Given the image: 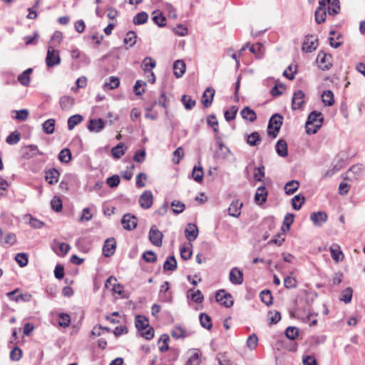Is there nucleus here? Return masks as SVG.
Wrapping results in <instances>:
<instances>
[{
    "label": "nucleus",
    "mask_w": 365,
    "mask_h": 365,
    "mask_svg": "<svg viewBox=\"0 0 365 365\" xmlns=\"http://www.w3.org/2000/svg\"><path fill=\"white\" fill-rule=\"evenodd\" d=\"M322 113L317 110L312 111L307 118L305 129L308 135H313L317 133L322 125L324 121Z\"/></svg>",
    "instance_id": "nucleus-1"
},
{
    "label": "nucleus",
    "mask_w": 365,
    "mask_h": 365,
    "mask_svg": "<svg viewBox=\"0 0 365 365\" xmlns=\"http://www.w3.org/2000/svg\"><path fill=\"white\" fill-rule=\"evenodd\" d=\"M283 123V116L279 113L273 114L267 125V135L272 139L277 137Z\"/></svg>",
    "instance_id": "nucleus-2"
},
{
    "label": "nucleus",
    "mask_w": 365,
    "mask_h": 365,
    "mask_svg": "<svg viewBox=\"0 0 365 365\" xmlns=\"http://www.w3.org/2000/svg\"><path fill=\"white\" fill-rule=\"evenodd\" d=\"M317 62L319 63V67L322 71H328L332 66V56L330 53H327L324 51H320L317 57Z\"/></svg>",
    "instance_id": "nucleus-3"
},
{
    "label": "nucleus",
    "mask_w": 365,
    "mask_h": 365,
    "mask_svg": "<svg viewBox=\"0 0 365 365\" xmlns=\"http://www.w3.org/2000/svg\"><path fill=\"white\" fill-rule=\"evenodd\" d=\"M215 300L220 303V305L227 308L231 307L234 304L232 296L231 294L226 292L225 289H220L216 292Z\"/></svg>",
    "instance_id": "nucleus-4"
},
{
    "label": "nucleus",
    "mask_w": 365,
    "mask_h": 365,
    "mask_svg": "<svg viewBox=\"0 0 365 365\" xmlns=\"http://www.w3.org/2000/svg\"><path fill=\"white\" fill-rule=\"evenodd\" d=\"M60 63L61 58L58 51L55 50L52 46H49L46 57V66L51 68L60 64Z\"/></svg>",
    "instance_id": "nucleus-5"
},
{
    "label": "nucleus",
    "mask_w": 365,
    "mask_h": 365,
    "mask_svg": "<svg viewBox=\"0 0 365 365\" xmlns=\"http://www.w3.org/2000/svg\"><path fill=\"white\" fill-rule=\"evenodd\" d=\"M314 38L312 34H308L304 36L302 50L306 53H312L315 51L318 46V38H315L314 40L310 38Z\"/></svg>",
    "instance_id": "nucleus-6"
},
{
    "label": "nucleus",
    "mask_w": 365,
    "mask_h": 365,
    "mask_svg": "<svg viewBox=\"0 0 365 365\" xmlns=\"http://www.w3.org/2000/svg\"><path fill=\"white\" fill-rule=\"evenodd\" d=\"M121 224L125 230H133L137 227V217L135 215L130 213L125 214L121 219Z\"/></svg>",
    "instance_id": "nucleus-7"
},
{
    "label": "nucleus",
    "mask_w": 365,
    "mask_h": 365,
    "mask_svg": "<svg viewBox=\"0 0 365 365\" xmlns=\"http://www.w3.org/2000/svg\"><path fill=\"white\" fill-rule=\"evenodd\" d=\"M163 233L157 229L155 225H153L149 231V240L151 243L157 247L162 245Z\"/></svg>",
    "instance_id": "nucleus-8"
},
{
    "label": "nucleus",
    "mask_w": 365,
    "mask_h": 365,
    "mask_svg": "<svg viewBox=\"0 0 365 365\" xmlns=\"http://www.w3.org/2000/svg\"><path fill=\"white\" fill-rule=\"evenodd\" d=\"M304 97L305 94L302 90H297L294 93L292 100V110H298L302 108L304 103Z\"/></svg>",
    "instance_id": "nucleus-9"
},
{
    "label": "nucleus",
    "mask_w": 365,
    "mask_h": 365,
    "mask_svg": "<svg viewBox=\"0 0 365 365\" xmlns=\"http://www.w3.org/2000/svg\"><path fill=\"white\" fill-rule=\"evenodd\" d=\"M153 196L150 190L144 191L139 198V204L143 209L150 208L153 202Z\"/></svg>",
    "instance_id": "nucleus-10"
},
{
    "label": "nucleus",
    "mask_w": 365,
    "mask_h": 365,
    "mask_svg": "<svg viewBox=\"0 0 365 365\" xmlns=\"http://www.w3.org/2000/svg\"><path fill=\"white\" fill-rule=\"evenodd\" d=\"M229 279L231 283L233 284H242L244 281V275L242 271L238 267H233L230 272Z\"/></svg>",
    "instance_id": "nucleus-11"
},
{
    "label": "nucleus",
    "mask_w": 365,
    "mask_h": 365,
    "mask_svg": "<svg viewBox=\"0 0 365 365\" xmlns=\"http://www.w3.org/2000/svg\"><path fill=\"white\" fill-rule=\"evenodd\" d=\"M116 249V242L115 240L112 238H108L105 241V243L103 245V255L106 257H109L112 256L115 250Z\"/></svg>",
    "instance_id": "nucleus-12"
},
{
    "label": "nucleus",
    "mask_w": 365,
    "mask_h": 365,
    "mask_svg": "<svg viewBox=\"0 0 365 365\" xmlns=\"http://www.w3.org/2000/svg\"><path fill=\"white\" fill-rule=\"evenodd\" d=\"M268 192L266 190L264 185L259 186L255 192V202L256 204L259 205H262L264 202H266L267 200Z\"/></svg>",
    "instance_id": "nucleus-13"
},
{
    "label": "nucleus",
    "mask_w": 365,
    "mask_h": 365,
    "mask_svg": "<svg viewBox=\"0 0 365 365\" xmlns=\"http://www.w3.org/2000/svg\"><path fill=\"white\" fill-rule=\"evenodd\" d=\"M105 128L104 120L99 118L91 119L88 122V129L91 132L99 133Z\"/></svg>",
    "instance_id": "nucleus-14"
},
{
    "label": "nucleus",
    "mask_w": 365,
    "mask_h": 365,
    "mask_svg": "<svg viewBox=\"0 0 365 365\" xmlns=\"http://www.w3.org/2000/svg\"><path fill=\"white\" fill-rule=\"evenodd\" d=\"M328 216L325 212L318 211L312 212L310 215V220L316 226H322L323 223L327 221Z\"/></svg>",
    "instance_id": "nucleus-15"
},
{
    "label": "nucleus",
    "mask_w": 365,
    "mask_h": 365,
    "mask_svg": "<svg viewBox=\"0 0 365 365\" xmlns=\"http://www.w3.org/2000/svg\"><path fill=\"white\" fill-rule=\"evenodd\" d=\"M59 176V171L54 168L45 171V180L50 185L56 183L58 181Z\"/></svg>",
    "instance_id": "nucleus-16"
},
{
    "label": "nucleus",
    "mask_w": 365,
    "mask_h": 365,
    "mask_svg": "<svg viewBox=\"0 0 365 365\" xmlns=\"http://www.w3.org/2000/svg\"><path fill=\"white\" fill-rule=\"evenodd\" d=\"M198 227L195 224L189 223L185 230V235L190 242L194 241L198 236Z\"/></svg>",
    "instance_id": "nucleus-17"
},
{
    "label": "nucleus",
    "mask_w": 365,
    "mask_h": 365,
    "mask_svg": "<svg viewBox=\"0 0 365 365\" xmlns=\"http://www.w3.org/2000/svg\"><path fill=\"white\" fill-rule=\"evenodd\" d=\"M215 93V90L211 87L207 88L204 91L201 102L205 108H209L211 106Z\"/></svg>",
    "instance_id": "nucleus-18"
},
{
    "label": "nucleus",
    "mask_w": 365,
    "mask_h": 365,
    "mask_svg": "<svg viewBox=\"0 0 365 365\" xmlns=\"http://www.w3.org/2000/svg\"><path fill=\"white\" fill-rule=\"evenodd\" d=\"M135 326L138 331H142L149 327V322L147 317L138 314L135 317Z\"/></svg>",
    "instance_id": "nucleus-19"
},
{
    "label": "nucleus",
    "mask_w": 365,
    "mask_h": 365,
    "mask_svg": "<svg viewBox=\"0 0 365 365\" xmlns=\"http://www.w3.org/2000/svg\"><path fill=\"white\" fill-rule=\"evenodd\" d=\"M243 203L239 200L232 201L228 208V214L234 217H238L241 214V208Z\"/></svg>",
    "instance_id": "nucleus-20"
},
{
    "label": "nucleus",
    "mask_w": 365,
    "mask_h": 365,
    "mask_svg": "<svg viewBox=\"0 0 365 365\" xmlns=\"http://www.w3.org/2000/svg\"><path fill=\"white\" fill-rule=\"evenodd\" d=\"M275 149L279 156L284 158L288 155V145L285 140H278L275 145Z\"/></svg>",
    "instance_id": "nucleus-21"
},
{
    "label": "nucleus",
    "mask_w": 365,
    "mask_h": 365,
    "mask_svg": "<svg viewBox=\"0 0 365 365\" xmlns=\"http://www.w3.org/2000/svg\"><path fill=\"white\" fill-rule=\"evenodd\" d=\"M37 155H43V153L38 149V146L36 145H29L24 146V158H31L36 156Z\"/></svg>",
    "instance_id": "nucleus-22"
},
{
    "label": "nucleus",
    "mask_w": 365,
    "mask_h": 365,
    "mask_svg": "<svg viewBox=\"0 0 365 365\" xmlns=\"http://www.w3.org/2000/svg\"><path fill=\"white\" fill-rule=\"evenodd\" d=\"M186 66L182 60H177L174 62L173 70L176 78H180L185 72Z\"/></svg>",
    "instance_id": "nucleus-23"
},
{
    "label": "nucleus",
    "mask_w": 365,
    "mask_h": 365,
    "mask_svg": "<svg viewBox=\"0 0 365 365\" xmlns=\"http://www.w3.org/2000/svg\"><path fill=\"white\" fill-rule=\"evenodd\" d=\"M240 115L243 119L249 120L250 122H254L257 119V114L255 111L249 106L245 107L240 111Z\"/></svg>",
    "instance_id": "nucleus-24"
},
{
    "label": "nucleus",
    "mask_w": 365,
    "mask_h": 365,
    "mask_svg": "<svg viewBox=\"0 0 365 365\" xmlns=\"http://www.w3.org/2000/svg\"><path fill=\"white\" fill-rule=\"evenodd\" d=\"M152 20L159 27H164L166 26V17L159 10L153 12Z\"/></svg>",
    "instance_id": "nucleus-25"
},
{
    "label": "nucleus",
    "mask_w": 365,
    "mask_h": 365,
    "mask_svg": "<svg viewBox=\"0 0 365 365\" xmlns=\"http://www.w3.org/2000/svg\"><path fill=\"white\" fill-rule=\"evenodd\" d=\"M245 136L247 137L246 142L250 146H257L262 140L259 133L257 131L252 132L250 135L246 133Z\"/></svg>",
    "instance_id": "nucleus-26"
},
{
    "label": "nucleus",
    "mask_w": 365,
    "mask_h": 365,
    "mask_svg": "<svg viewBox=\"0 0 365 365\" xmlns=\"http://www.w3.org/2000/svg\"><path fill=\"white\" fill-rule=\"evenodd\" d=\"M75 99L68 96H63L60 98V106L62 110H70L74 105Z\"/></svg>",
    "instance_id": "nucleus-27"
},
{
    "label": "nucleus",
    "mask_w": 365,
    "mask_h": 365,
    "mask_svg": "<svg viewBox=\"0 0 365 365\" xmlns=\"http://www.w3.org/2000/svg\"><path fill=\"white\" fill-rule=\"evenodd\" d=\"M329 250L331 252V256L335 262H339L342 261L344 258V254L340 250L339 246L334 244L330 247Z\"/></svg>",
    "instance_id": "nucleus-28"
},
{
    "label": "nucleus",
    "mask_w": 365,
    "mask_h": 365,
    "mask_svg": "<svg viewBox=\"0 0 365 365\" xmlns=\"http://www.w3.org/2000/svg\"><path fill=\"white\" fill-rule=\"evenodd\" d=\"M178 263L174 255H170L167 257L163 264V269L165 271L173 272L177 269Z\"/></svg>",
    "instance_id": "nucleus-29"
},
{
    "label": "nucleus",
    "mask_w": 365,
    "mask_h": 365,
    "mask_svg": "<svg viewBox=\"0 0 365 365\" xmlns=\"http://www.w3.org/2000/svg\"><path fill=\"white\" fill-rule=\"evenodd\" d=\"M187 297H190L195 303H202L204 300V296L202 292L199 289H190L187 291Z\"/></svg>",
    "instance_id": "nucleus-30"
},
{
    "label": "nucleus",
    "mask_w": 365,
    "mask_h": 365,
    "mask_svg": "<svg viewBox=\"0 0 365 365\" xmlns=\"http://www.w3.org/2000/svg\"><path fill=\"white\" fill-rule=\"evenodd\" d=\"M156 66V62L151 57H145L141 63V68L145 73H150Z\"/></svg>",
    "instance_id": "nucleus-31"
},
{
    "label": "nucleus",
    "mask_w": 365,
    "mask_h": 365,
    "mask_svg": "<svg viewBox=\"0 0 365 365\" xmlns=\"http://www.w3.org/2000/svg\"><path fill=\"white\" fill-rule=\"evenodd\" d=\"M24 222H29L30 226L34 229H39L41 228L44 223L39 220L38 219L33 217L31 215H24Z\"/></svg>",
    "instance_id": "nucleus-32"
},
{
    "label": "nucleus",
    "mask_w": 365,
    "mask_h": 365,
    "mask_svg": "<svg viewBox=\"0 0 365 365\" xmlns=\"http://www.w3.org/2000/svg\"><path fill=\"white\" fill-rule=\"evenodd\" d=\"M362 171H363V169H362V165H352L347 171H346V175H347V178H357L358 177H359L361 173H362Z\"/></svg>",
    "instance_id": "nucleus-33"
},
{
    "label": "nucleus",
    "mask_w": 365,
    "mask_h": 365,
    "mask_svg": "<svg viewBox=\"0 0 365 365\" xmlns=\"http://www.w3.org/2000/svg\"><path fill=\"white\" fill-rule=\"evenodd\" d=\"M299 186V182L296 180L287 182L284 186L285 193L288 195H292L298 190Z\"/></svg>",
    "instance_id": "nucleus-34"
},
{
    "label": "nucleus",
    "mask_w": 365,
    "mask_h": 365,
    "mask_svg": "<svg viewBox=\"0 0 365 365\" xmlns=\"http://www.w3.org/2000/svg\"><path fill=\"white\" fill-rule=\"evenodd\" d=\"M199 319L201 326L207 329L210 330L212 327V319L206 313H201L199 316Z\"/></svg>",
    "instance_id": "nucleus-35"
},
{
    "label": "nucleus",
    "mask_w": 365,
    "mask_h": 365,
    "mask_svg": "<svg viewBox=\"0 0 365 365\" xmlns=\"http://www.w3.org/2000/svg\"><path fill=\"white\" fill-rule=\"evenodd\" d=\"M329 4L328 6V13L331 16H335L339 13L340 5L339 0H327Z\"/></svg>",
    "instance_id": "nucleus-36"
},
{
    "label": "nucleus",
    "mask_w": 365,
    "mask_h": 365,
    "mask_svg": "<svg viewBox=\"0 0 365 365\" xmlns=\"http://www.w3.org/2000/svg\"><path fill=\"white\" fill-rule=\"evenodd\" d=\"M83 120V117L80 114H75L71 115L68 119V130H73L76 125L81 123Z\"/></svg>",
    "instance_id": "nucleus-37"
},
{
    "label": "nucleus",
    "mask_w": 365,
    "mask_h": 365,
    "mask_svg": "<svg viewBox=\"0 0 365 365\" xmlns=\"http://www.w3.org/2000/svg\"><path fill=\"white\" fill-rule=\"evenodd\" d=\"M294 215L292 213H287L284 218V221L282 225V232H288L290 230L291 225L294 222Z\"/></svg>",
    "instance_id": "nucleus-38"
},
{
    "label": "nucleus",
    "mask_w": 365,
    "mask_h": 365,
    "mask_svg": "<svg viewBox=\"0 0 365 365\" xmlns=\"http://www.w3.org/2000/svg\"><path fill=\"white\" fill-rule=\"evenodd\" d=\"M260 299L263 303L267 306H270L273 304V297L271 291L269 289H264L259 294Z\"/></svg>",
    "instance_id": "nucleus-39"
},
{
    "label": "nucleus",
    "mask_w": 365,
    "mask_h": 365,
    "mask_svg": "<svg viewBox=\"0 0 365 365\" xmlns=\"http://www.w3.org/2000/svg\"><path fill=\"white\" fill-rule=\"evenodd\" d=\"M56 120L53 118L46 120L42 125L43 130L46 134H53L55 130Z\"/></svg>",
    "instance_id": "nucleus-40"
},
{
    "label": "nucleus",
    "mask_w": 365,
    "mask_h": 365,
    "mask_svg": "<svg viewBox=\"0 0 365 365\" xmlns=\"http://www.w3.org/2000/svg\"><path fill=\"white\" fill-rule=\"evenodd\" d=\"M124 146L125 144L123 143H119L112 148L111 155L113 158L119 159L125 154V150L123 149Z\"/></svg>",
    "instance_id": "nucleus-41"
},
{
    "label": "nucleus",
    "mask_w": 365,
    "mask_h": 365,
    "mask_svg": "<svg viewBox=\"0 0 365 365\" xmlns=\"http://www.w3.org/2000/svg\"><path fill=\"white\" fill-rule=\"evenodd\" d=\"M305 202V197L303 195H296L292 200V205L294 210H299Z\"/></svg>",
    "instance_id": "nucleus-42"
},
{
    "label": "nucleus",
    "mask_w": 365,
    "mask_h": 365,
    "mask_svg": "<svg viewBox=\"0 0 365 365\" xmlns=\"http://www.w3.org/2000/svg\"><path fill=\"white\" fill-rule=\"evenodd\" d=\"M58 158L60 162L68 163L71 160L72 154L68 148H63L60 151Z\"/></svg>",
    "instance_id": "nucleus-43"
},
{
    "label": "nucleus",
    "mask_w": 365,
    "mask_h": 365,
    "mask_svg": "<svg viewBox=\"0 0 365 365\" xmlns=\"http://www.w3.org/2000/svg\"><path fill=\"white\" fill-rule=\"evenodd\" d=\"M322 101L327 106H331L334 103V93L330 90L324 91L322 95Z\"/></svg>",
    "instance_id": "nucleus-44"
},
{
    "label": "nucleus",
    "mask_w": 365,
    "mask_h": 365,
    "mask_svg": "<svg viewBox=\"0 0 365 365\" xmlns=\"http://www.w3.org/2000/svg\"><path fill=\"white\" fill-rule=\"evenodd\" d=\"M238 111V107L236 106H232L229 109L224 112L225 119L227 122H230L236 118Z\"/></svg>",
    "instance_id": "nucleus-45"
},
{
    "label": "nucleus",
    "mask_w": 365,
    "mask_h": 365,
    "mask_svg": "<svg viewBox=\"0 0 365 365\" xmlns=\"http://www.w3.org/2000/svg\"><path fill=\"white\" fill-rule=\"evenodd\" d=\"M148 14L145 11H141L138 13L133 19V22L135 25H141L148 21Z\"/></svg>",
    "instance_id": "nucleus-46"
},
{
    "label": "nucleus",
    "mask_w": 365,
    "mask_h": 365,
    "mask_svg": "<svg viewBox=\"0 0 365 365\" xmlns=\"http://www.w3.org/2000/svg\"><path fill=\"white\" fill-rule=\"evenodd\" d=\"M21 133L18 131H14L11 133L6 138V143L9 145H16L21 140Z\"/></svg>",
    "instance_id": "nucleus-47"
},
{
    "label": "nucleus",
    "mask_w": 365,
    "mask_h": 365,
    "mask_svg": "<svg viewBox=\"0 0 365 365\" xmlns=\"http://www.w3.org/2000/svg\"><path fill=\"white\" fill-rule=\"evenodd\" d=\"M192 176L197 182H202L204 176L202 168L195 165L192 169Z\"/></svg>",
    "instance_id": "nucleus-48"
},
{
    "label": "nucleus",
    "mask_w": 365,
    "mask_h": 365,
    "mask_svg": "<svg viewBox=\"0 0 365 365\" xmlns=\"http://www.w3.org/2000/svg\"><path fill=\"white\" fill-rule=\"evenodd\" d=\"M181 101L186 110L192 109L196 104L195 100L192 99L191 97L187 95H183L181 98Z\"/></svg>",
    "instance_id": "nucleus-49"
},
{
    "label": "nucleus",
    "mask_w": 365,
    "mask_h": 365,
    "mask_svg": "<svg viewBox=\"0 0 365 365\" xmlns=\"http://www.w3.org/2000/svg\"><path fill=\"white\" fill-rule=\"evenodd\" d=\"M143 259L148 263H155L157 262L158 257L155 253L152 250H148L143 253Z\"/></svg>",
    "instance_id": "nucleus-50"
},
{
    "label": "nucleus",
    "mask_w": 365,
    "mask_h": 365,
    "mask_svg": "<svg viewBox=\"0 0 365 365\" xmlns=\"http://www.w3.org/2000/svg\"><path fill=\"white\" fill-rule=\"evenodd\" d=\"M137 38V35L135 31H129L126 34V36L125 37L123 42L125 44H128L130 47L133 46L135 44V39Z\"/></svg>",
    "instance_id": "nucleus-51"
},
{
    "label": "nucleus",
    "mask_w": 365,
    "mask_h": 365,
    "mask_svg": "<svg viewBox=\"0 0 365 365\" xmlns=\"http://www.w3.org/2000/svg\"><path fill=\"white\" fill-rule=\"evenodd\" d=\"M51 206L53 210L59 212L62 210L63 204L61 198L58 196H54L51 201Z\"/></svg>",
    "instance_id": "nucleus-52"
},
{
    "label": "nucleus",
    "mask_w": 365,
    "mask_h": 365,
    "mask_svg": "<svg viewBox=\"0 0 365 365\" xmlns=\"http://www.w3.org/2000/svg\"><path fill=\"white\" fill-rule=\"evenodd\" d=\"M59 321L58 322L60 327L66 328L70 325L71 317L70 315L66 313H61L58 314Z\"/></svg>",
    "instance_id": "nucleus-53"
},
{
    "label": "nucleus",
    "mask_w": 365,
    "mask_h": 365,
    "mask_svg": "<svg viewBox=\"0 0 365 365\" xmlns=\"http://www.w3.org/2000/svg\"><path fill=\"white\" fill-rule=\"evenodd\" d=\"M299 335V329L295 327H288L285 330V336L290 340H294Z\"/></svg>",
    "instance_id": "nucleus-54"
},
{
    "label": "nucleus",
    "mask_w": 365,
    "mask_h": 365,
    "mask_svg": "<svg viewBox=\"0 0 365 365\" xmlns=\"http://www.w3.org/2000/svg\"><path fill=\"white\" fill-rule=\"evenodd\" d=\"M161 341H163V344L159 347V350L161 352H165V351H168L170 349V347L168 345V342L170 341L169 335L167 334H162L158 340V343L160 342Z\"/></svg>",
    "instance_id": "nucleus-55"
},
{
    "label": "nucleus",
    "mask_w": 365,
    "mask_h": 365,
    "mask_svg": "<svg viewBox=\"0 0 365 365\" xmlns=\"http://www.w3.org/2000/svg\"><path fill=\"white\" fill-rule=\"evenodd\" d=\"M353 295V289L351 287H347L343 292L340 300L343 301L345 304H349L351 302Z\"/></svg>",
    "instance_id": "nucleus-56"
},
{
    "label": "nucleus",
    "mask_w": 365,
    "mask_h": 365,
    "mask_svg": "<svg viewBox=\"0 0 365 365\" xmlns=\"http://www.w3.org/2000/svg\"><path fill=\"white\" fill-rule=\"evenodd\" d=\"M171 206L175 207L173 209V211L175 214L177 215L180 214L185 209V205L183 202L178 200H173L171 202Z\"/></svg>",
    "instance_id": "nucleus-57"
},
{
    "label": "nucleus",
    "mask_w": 365,
    "mask_h": 365,
    "mask_svg": "<svg viewBox=\"0 0 365 365\" xmlns=\"http://www.w3.org/2000/svg\"><path fill=\"white\" fill-rule=\"evenodd\" d=\"M264 166L263 165L255 168L254 178L257 182H262V178L264 177Z\"/></svg>",
    "instance_id": "nucleus-58"
},
{
    "label": "nucleus",
    "mask_w": 365,
    "mask_h": 365,
    "mask_svg": "<svg viewBox=\"0 0 365 365\" xmlns=\"http://www.w3.org/2000/svg\"><path fill=\"white\" fill-rule=\"evenodd\" d=\"M16 242V235L13 233H7L4 237H1L0 242L2 245H12Z\"/></svg>",
    "instance_id": "nucleus-59"
},
{
    "label": "nucleus",
    "mask_w": 365,
    "mask_h": 365,
    "mask_svg": "<svg viewBox=\"0 0 365 365\" xmlns=\"http://www.w3.org/2000/svg\"><path fill=\"white\" fill-rule=\"evenodd\" d=\"M120 179L119 175H113L106 179V183L110 188H115L120 184Z\"/></svg>",
    "instance_id": "nucleus-60"
},
{
    "label": "nucleus",
    "mask_w": 365,
    "mask_h": 365,
    "mask_svg": "<svg viewBox=\"0 0 365 365\" xmlns=\"http://www.w3.org/2000/svg\"><path fill=\"white\" fill-rule=\"evenodd\" d=\"M120 85V79L118 77L110 76L109 78V82H106L104 84L105 87H108L109 89L113 90L118 88Z\"/></svg>",
    "instance_id": "nucleus-61"
},
{
    "label": "nucleus",
    "mask_w": 365,
    "mask_h": 365,
    "mask_svg": "<svg viewBox=\"0 0 365 365\" xmlns=\"http://www.w3.org/2000/svg\"><path fill=\"white\" fill-rule=\"evenodd\" d=\"M207 123L213 128V131L215 133H217L219 131L217 128L218 121L216 120V115L215 114H210L207 116Z\"/></svg>",
    "instance_id": "nucleus-62"
},
{
    "label": "nucleus",
    "mask_w": 365,
    "mask_h": 365,
    "mask_svg": "<svg viewBox=\"0 0 365 365\" xmlns=\"http://www.w3.org/2000/svg\"><path fill=\"white\" fill-rule=\"evenodd\" d=\"M315 21L317 24L324 23L326 20L327 12L326 10H316L314 13Z\"/></svg>",
    "instance_id": "nucleus-63"
},
{
    "label": "nucleus",
    "mask_w": 365,
    "mask_h": 365,
    "mask_svg": "<svg viewBox=\"0 0 365 365\" xmlns=\"http://www.w3.org/2000/svg\"><path fill=\"white\" fill-rule=\"evenodd\" d=\"M145 156L146 153L145 149L138 150L133 155V160L136 163H141L144 162Z\"/></svg>",
    "instance_id": "nucleus-64"
}]
</instances>
